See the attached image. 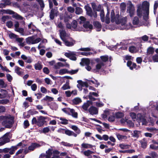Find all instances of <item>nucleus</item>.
I'll return each mask as SVG.
<instances>
[{"mask_svg":"<svg viewBox=\"0 0 158 158\" xmlns=\"http://www.w3.org/2000/svg\"><path fill=\"white\" fill-rule=\"evenodd\" d=\"M67 35V34L65 30H62L60 31V36L62 41L66 39L65 37L68 36Z\"/></svg>","mask_w":158,"mask_h":158,"instance_id":"11","label":"nucleus"},{"mask_svg":"<svg viewBox=\"0 0 158 158\" xmlns=\"http://www.w3.org/2000/svg\"><path fill=\"white\" fill-rule=\"evenodd\" d=\"M53 98L52 97L47 95L43 99L41 100V101L44 100L45 101H48L49 102H51L53 101Z\"/></svg>","mask_w":158,"mask_h":158,"instance_id":"39","label":"nucleus"},{"mask_svg":"<svg viewBox=\"0 0 158 158\" xmlns=\"http://www.w3.org/2000/svg\"><path fill=\"white\" fill-rule=\"evenodd\" d=\"M137 15L139 17L141 18L142 16V10L141 8L139 7L137 10Z\"/></svg>","mask_w":158,"mask_h":158,"instance_id":"49","label":"nucleus"},{"mask_svg":"<svg viewBox=\"0 0 158 158\" xmlns=\"http://www.w3.org/2000/svg\"><path fill=\"white\" fill-rule=\"evenodd\" d=\"M27 112L31 115H33L38 113V112L37 111L35 110L34 109L29 110Z\"/></svg>","mask_w":158,"mask_h":158,"instance_id":"45","label":"nucleus"},{"mask_svg":"<svg viewBox=\"0 0 158 158\" xmlns=\"http://www.w3.org/2000/svg\"><path fill=\"white\" fill-rule=\"evenodd\" d=\"M60 119L62 121L60 123L62 124L66 125L68 123V120L65 118L61 117Z\"/></svg>","mask_w":158,"mask_h":158,"instance_id":"40","label":"nucleus"},{"mask_svg":"<svg viewBox=\"0 0 158 158\" xmlns=\"http://www.w3.org/2000/svg\"><path fill=\"white\" fill-rule=\"evenodd\" d=\"M82 63L85 64L86 65H89L90 63V60L88 58H82L81 59V62L80 63L81 64Z\"/></svg>","mask_w":158,"mask_h":158,"instance_id":"22","label":"nucleus"},{"mask_svg":"<svg viewBox=\"0 0 158 158\" xmlns=\"http://www.w3.org/2000/svg\"><path fill=\"white\" fill-rule=\"evenodd\" d=\"M35 28H36V27L33 24L32 22H31L28 25V29H31V30H29V32L30 34H33L34 32L35 31V29H34Z\"/></svg>","mask_w":158,"mask_h":158,"instance_id":"14","label":"nucleus"},{"mask_svg":"<svg viewBox=\"0 0 158 158\" xmlns=\"http://www.w3.org/2000/svg\"><path fill=\"white\" fill-rule=\"evenodd\" d=\"M50 107L52 110H56L58 106L56 103L53 102L50 106Z\"/></svg>","mask_w":158,"mask_h":158,"instance_id":"46","label":"nucleus"},{"mask_svg":"<svg viewBox=\"0 0 158 158\" xmlns=\"http://www.w3.org/2000/svg\"><path fill=\"white\" fill-rule=\"evenodd\" d=\"M124 116L123 113L121 112H118L115 114V116L116 118H121L123 117Z\"/></svg>","mask_w":158,"mask_h":158,"instance_id":"30","label":"nucleus"},{"mask_svg":"<svg viewBox=\"0 0 158 158\" xmlns=\"http://www.w3.org/2000/svg\"><path fill=\"white\" fill-rule=\"evenodd\" d=\"M6 25L9 28H11L13 26V23L11 21H8L6 22Z\"/></svg>","mask_w":158,"mask_h":158,"instance_id":"58","label":"nucleus"},{"mask_svg":"<svg viewBox=\"0 0 158 158\" xmlns=\"http://www.w3.org/2000/svg\"><path fill=\"white\" fill-rule=\"evenodd\" d=\"M141 144V147L144 149H145L147 147V141H141L140 142Z\"/></svg>","mask_w":158,"mask_h":158,"instance_id":"43","label":"nucleus"},{"mask_svg":"<svg viewBox=\"0 0 158 158\" xmlns=\"http://www.w3.org/2000/svg\"><path fill=\"white\" fill-rule=\"evenodd\" d=\"M40 146V144L38 143H32L31 145L28 147V149L30 151H33L35 148Z\"/></svg>","mask_w":158,"mask_h":158,"instance_id":"12","label":"nucleus"},{"mask_svg":"<svg viewBox=\"0 0 158 158\" xmlns=\"http://www.w3.org/2000/svg\"><path fill=\"white\" fill-rule=\"evenodd\" d=\"M9 141L10 139L8 138L4 139V140L3 141H2V139H0V146L2 145Z\"/></svg>","mask_w":158,"mask_h":158,"instance_id":"31","label":"nucleus"},{"mask_svg":"<svg viewBox=\"0 0 158 158\" xmlns=\"http://www.w3.org/2000/svg\"><path fill=\"white\" fill-rule=\"evenodd\" d=\"M100 57L102 61L101 62L103 63L109 60L108 56L107 55L101 56Z\"/></svg>","mask_w":158,"mask_h":158,"instance_id":"29","label":"nucleus"},{"mask_svg":"<svg viewBox=\"0 0 158 158\" xmlns=\"http://www.w3.org/2000/svg\"><path fill=\"white\" fill-rule=\"evenodd\" d=\"M82 12V9L80 7H77L76 8L75 13L77 15H79Z\"/></svg>","mask_w":158,"mask_h":158,"instance_id":"42","label":"nucleus"},{"mask_svg":"<svg viewBox=\"0 0 158 158\" xmlns=\"http://www.w3.org/2000/svg\"><path fill=\"white\" fill-rule=\"evenodd\" d=\"M59 73L60 75L69 73V70L66 69H61L59 70Z\"/></svg>","mask_w":158,"mask_h":158,"instance_id":"28","label":"nucleus"},{"mask_svg":"<svg viewBox=\"0 0 158 158\" xmlns=\"http://www.w3.org/2000/svg\"><path fill=\"white\" fill-rule=\"evenodd\" d=\"M24 128L26 129L29 126V121L28 120H25L24 122Z\"/></svg>","mask_w":158,"mask_h":158,"instance_id":"57","label":"nucleus"},{"mask_svg":"<svg viewBox=\"0 0 158 158\" xmlns=\"http://www.w3.org/2000/svg\"><path fill=\"white\" fill-rule=\"evenodd\" d=\"M67 10L71 14L73 13L75 11L74 8L70 6L68 7Z\"/></svg>","mask_w":158,"mask_h":158,"instance_id":"51","label":"nucleus"},{"mask_svg":"<svg viewBox=\"0 0 158 158\" xmlns=\"http://www.w3.org/2000/svg\"><path fill=\"white\" fill-rule=\"evenodd\" d=\"M144 116H143L141 113H138L137 114V122L139 123L141 122L142 119Z\"/></svg>","mask_w":158,"mask_h":158,"instance_id":"35","label":"nucleus"},{"mask_svg":"<svg viewBox=\"0 0 158 158\" xmlns=\"http://www.w3.org/2000/svg\"><path fill=\"white\" fill-rule=\"evenodd\" d=\"M9 101L8 99H3L0 100V104H6L9 102Z\"/></svg>","mask_w":158,"mask_h":158,"instance_id":"50","label":"nucleus"},{"mask_svg":"<svg viewBox=\"0 0 158 158\" xmlns=\"http://www.w3.org/2000/svg\"><path fill=\"white\" fill-rule=\"evenodd\" d=\"M43 71L44 73L46 74H48L50 72L49 69L46 67H45L43 68Z\"/></svg>","mask_w":158,"mask_h":158,"instance_id":"63","label":"nucleus"},{"mask_svg":"<svg viewBox=\"0 0 158 158\" xmlns=\"http://www.w3.org/2000/svg\"><path fill=\"white\" fill-rule=\"evenodd\" d=\"M136 49V47L133 46H130L129 48V52L131 53H134Z\"/></svg>","mask_w":158,"mask_h":158,"instance_id":"53","label":"nucleus"},{"mask_svg":"<svg viewBox=\"0 0 158 158\" xmlns=\"http://www.w3.org/2000/svg\"><path fill=\"white\" fill-rule=\"evenodd\" d=\"M111 21L112 23L114 22L115 21V15L114 11L112 10L111 12Z\"/></svg>","mask_w":158,"mask_h":158,"instance_id":"32","label":"nucleus"},{"mask_svg":"<svg viewBox=\"0 0 158 158\" xmlns=\"http://www.w3.org/2000/svg\"><path fill=\"white\" fill-rule=\"evenodd\" d=\"M155 49L152 47H149L147 49V55H152L154 52Z\"/></svg>","mask_w":158,"mask_h":158,"instance_id":"15","label":"nucleus"},{"mask_svg":"<svg viewBox=\"0 0 158 158\" xmlns=\"http://www.w3.org/2000/svg\"><path fill=\"white\" fill-rule=\"evenodd\" d=\"M15 15H13L12 16L13 18L17 19H20L22 18V17L17 13H15Z\"/></svg>","mask_w":158,"mask_h":158,"instance_id":"61","label":"nucleus"},{"mask_svg":"<svg viewBox=\"0 0 158 158\" xmlns=\"http://www.w3.org/2000/svg\"><path fill=\"white\" fill-rule=\"evenodd\" d=\"M2 120L3 121L2 123V125L6 128H11L14 123L13 119H11L10 117L7 116H0V121Z\"/></svg>","mask_w":158,"mask_h":158,"instance_id":"1","label":"nucleus"},{"mask_svg":"<svg viewBox=\"0 0 158 158\" xmlns=\"http://www.w3.org/2000/svg\"><path fill=\"white\" fill-rule=\"evenodd\" d=\"M35 68L36 70H40L42 68V65L39 63L35 64Z\"/></svg>","mask_w":158,"mask_h":158,"instance_id":"44","label":"nucleus"},{"mask_svg":"<svg viewBox=\"0 0 158 158\" xmlns=\"http://www.w3.org/2000/svg\"><path fill=\"white\" fill-rule=\"evenodd\" d=\"M89 23V22L88 21L86 22L83 25V27L85 28H89L90 29H92L93 28V26Z\"/></svg>","mask_w":158,"mask_h":158,"instance_id":"18","label":"nucleus"},{"mask_svg":"<svg viewBox=\"0 0 158 158\" xmlns=\"http://www.w3.org/2000/svg\"><path fill=\"white\" fill-rule=\"evenodd\" d=\"M37 1L39 3L40 6L41 8L44 7V4L43 0H37Z\"/></svg>","mask_w":158,"mask_h":158,"instance_id":"59","label":"nucleus"},{"mask_svg":"<svg viewBox=\"0 0 158 158\" xmlns=\"http://www.w3.org/2000/svg\"><path fill=\"white\" fill-rule=\"evenodd\" d=\"M10 150V148H5L3 149H0V153H6L9 152V151Z\"/></svg>","mask_w":158,"mask_h":158,"instance_id":"37","label":"nucleus"},{"mask_svg":"<svg viewBox=\"0 0 158 158\" xmlns=\"http://www.w3.org/2000/svg\"><path fill=\"white\" fill-rule=\"evenodd\" d=\"M127 66L131 70H133L134 69L136 68L137 65L135 63H132L131 61L129 60L127 62Z\"/></svg>","mask_w":158,"mask_h":158,"instance_id":"9","label":"nucleus"},{"mask_svg":"<svg viewBox=\"0 0 158 158\" xmlns=\"http://www.w3.org/2000/svg\"><path fill=\"white\" fill-rule=\"evenodd\" d=\"M94 27L96 28L99 29V30H98V31H101L102 25L98 21H96L94 22Z\"/></svg>","mask_w":158,"mask_h":158,"instance_id":"19","label":"nucleus"},{"mask_svg":"<svg viewBox=\"0 0 158 158\" xmlns=\"http://www.w3.org/2000/svg\"><path fill=\"white\" fill-rule=\"evenodd\" d=\"M105 65V63L103 62H100L97 64L96 66V68L97 70V71L98 72V70L102 68V66H104Z\"/></svg>","mask_w":158,"mask_h":158,"instance_id":"20","label":"nucleus"},{"mask_svg":"<svg viewBox=\"0 0 158 158\" xmlns=\"http://www.w3.org/2000/svg\"><path fill=\"white\" fill-rule=\"evenodd\" d=\"M152 59L154 62H158V54H156L153 56Z\"/></svg>","mask_w":158,"mask_h":158,"instance_id":"54","label":"nucleus"},{"mask_svg":"<svg viewBox=\"0 0 158 158\" xmlns=\"http://www.w3.org/2000/svg\"><path fill=\"white\" fill-rule=\"evenodd\" d=\"M133 136L138 138L139 137V131L136 130L134 131L133 132Z\"/></svg>","mask_w":158,"mask_h":158,"instance_id":"55","label":"nucleus"},{"mask_svg":"<svg viewBox=\"0 0 158 158\" xmlns=\"http://www.w3.org/2000/svg\"><path fill=\"white\" fill-rule=\"evenodd\" d=\"M144 5L146 6V15L148 16L149 14V3L146 1L144 2Z\"/></svg>","mask_w":158,"mask_h":158,"instance_id":"24","label":"nucleus"},{"mask_svg":"<svg viewBox=\"0 0 158 158\" xmlns=\"http://www.w3.org/2000/svg\"><path fill=\"white\" fill-rule=\"evenodd\" d=\"M22 145V142L19 143L15 146H12L10 148V150L9 151V153L11 155H13L15 153V151L18 149V146H21Z\"/></svg>","mask_w":158,"mask_h":158,"instance_id":"7","label":"nucleus"},{"mask_svg":"<svg viewBox=\"0 0 158 158\" xmlns=\"http://www.w3.org/2000/svg\"><path fill=\"white\" fill-rule=\"evenodd\" d=\"M100 16L101 18V20L102 22H103L104 21V12L103 10H101L100 13Z\"/></svg>","mask_w":158,"mask_h":158,"instance_id":"47","label":"nucleus"},{"mask_svg":"<svg viewBox=\"0 0 158 158\" xmlns=\"http://www.w3.org/2000/svg\"><path fill=\"white\" fill-rule=\"evenodd\" d=\"M115 119V117L114 116L111 115L108 118V120L109 122H113Z\"/></svg>","mask_w":158,"mask_h":158,"instance_id":"64","label":"nucleus"},{"mask_svg":"<svg viewBox=\"0 0 158 158\" xmlns=\"http://www.w3.org/2000/svg\"><path fill=\"white\" fill-rule=\"evenodd\" d=\"M37 119L35 117H33L31 120V124L32 125L36 124L39 127H43L48 117L42 116H37Z\"/></svg>","mask_w":158,"mask_h":158,"instance_id":"2","label":"nucleus"},{"mask_svg":"<svg viewBox=\"0 0 158 158\" xmlns=\"http://www.w3.org/2000/svg\"><path fill=\"white\" fill-rule=\"evenodd\" d=\"M62 111L66 114L71 115L73 117L75 118H78V113L75 111L73 109H71L69 108H65L62 109Z\"/></svg>","mask_w":158,"mask_h":158,"instance_id":"3","label":"nucleus"},{"mask_svg":"<svg viewBox=\"0 0 158 158\" xmlns=\"http://www.w3.org/2000/svg\"><path fill=\"white\" fill-rule=\"evenodd\" d=\"M128 6L127 8V12L129 13L130 17H133L134 14L135 9L131 1H129L127 3Z\"/></svg>","mask_w":158,"mask_h":158,"instance_id":"5","label":"nucleus"},{"mask_svg":"<svg viewBox=\"0 0 158 158\" xmlns=\"http://www.w3.org/2000/svg\"><path fill=\"white\" fill-rule=\"evenodd\" d=\"M72 104L77 105L82 102L81 99L79 97H76L73 99L72 101Z\"/></svg>","mask_w":158,"mask_h":158,"instance_id":"16","label":"nucleus"},{"mask_svg":"<svg viewBox=\"0 0 158 158\" xmlns=\"http://www.w3.org/2000/svg\"><path fill=\"white\" fill-rule=\"evenodd\" d=\"M150 148L156 151L158 150V146H155L154 144H151L150 146Z\"/></svg>","mask_w":158,"mask_h":158,"instance_id":"56","label":"nucleus"},{"mask_svg":"<svg viewBox=\"0 0 158 158\" xmlns=\"http://www.w3.org/2000/svg\"><path fill=\"white\" fill-rule=\"evenodd\" d=\"M64 55L71 60L75 61L77 60V57L75 56L76 54L73 52H71L70 53L65 52Z\"/></svg>","mask_w":158,"mask_h":158,"instance_id":"6","label":"nucleus"},{"mask_svg":"<svg viewBox=\"0 0 158 158\" xmlns=\"http://www.w3.org/2000/svg\"><path fill=\"white\" fill-rule=\"evenodd\" d=\"M10 16L8 15L3 16L2 18V20L4 23H5L6 19H10Z\"/></svg>","mask_w":158,"mask_h":158,"instance_id":"60","label":"nucleus"},{"mask_svg":"<svg viewBox=\"0 0 158 158\" xmlns=\"http://www.w3.org/2000/svg\"><path fill=\"white\" fill-rule=\"evenodd\" d=\"M126 5L125 3L123 2L121 3L120 7L121 10H126Z\"/></svg>","mask_w":158,"mask_h":158,"instance_id":"48","label":"nucleus"},{"mask_svg":"<svg viewBox=\"0 0 158 158\" xmlns=\"http://www.w3.org/2000/svg\"><path fill=\"white\" fill-rule=\"evenodd\" d=\"M139 21L138 18L137 16H135L133 18L132 23L134 25H137L139 23Z\"/></svg>","mask_w":158,"mask_h":158,"instance_id":"38","label":"nucleus"},{"mask_svg":"<svg viewBox=\"0 0 158 158\" xmlns=\"http://www.w3.org/2000/svg\"><path fill=\"white\" fill-rule=\"evenodd\" d=\"M34 39L33 36L28 37L26 39V42L28 44H32Z\"/></svg>","mask_w":158,"mask_h":158,"instance_id":"23","label":"nucleus"},{"mask_svg":"<svg viewBox=\"0 0 158 158\" xmlns=\"http://www.w3.org/2000/svg\"><path fill=\"white\" fill-rule=\"evenodd\" d=\"M55 11V10L53 8H52L51 10L49 16L50 19L52 20H53L54 18Z\"/></svg>","mask_w":158,"mask_h":158,"instance_id":"26","label":"nucleus"},{"mask_svg":"<svg viewBox=\"0 0 158 158\" xmlns=\"http://www.w3.org/2000/svg\"><path fill=\"white\" fill-rule=\"evenodd\" d=\"M110 12L107 11L106 16L105 22L106 24H109L110 23V19L109 18Z\"/></svg>","mask_w":158,"mask_h":158,"instance_id":"41","label":"nucleus"},{"mask_svg":"<svg viewBox=\"0 0 158 158\" xmlns=\"http://www.w3.org/2000/svg\"><path fill=\"white\" fill-rule=\"evenodd\" d=\"M81 147L82 148H91L92 147V146L88 143H83L81 144Z\"/></svg>","mask_w":158,"mask_h":158,"instance_id":"34","label":"nucleus"},{"mask_svg":"<svg viewBox=\"0 0 158 158\" xmlns=\"http://www.w3.org/2000/svg\"><path fill=\"white\" fill-rule=\"evenodd\" d=\"M72 15L67 11H65L64 14H60V19H64V23L69 22V20L72 19Z\"/></svg>","mask_w":158,"mask_h":158,"instance_id":"4","label":"nucleus"},{"mask_svg":"<svg viewBox=\"0 0 158 158\" xmlns=\"http://www.w3.org/2000/svg\"><path fill=\"white\" fill-rule=\"evenodd\" d=\"M71 128L75 131L76 132L77 134H79L81 133L80 129L75 125L72 126Z\"/></svg>","mask_w":158,"mask_h":158,"instance_id":"27","label":"nucleus"},{"mask_svg":"<svg viewBox=\"0 0 158 158\" xmlns=\"http://www.w3.org/2000/svg\"><path fill=\"white\" fill-rule=\"evenodd\" d=\"M149 155L151 156L152 158H158V155L155 152H152L149 153Z\"/></svg>","mask_w":158,"mask_h":158,"instance_id":"33","label":"nucleus"},{"mask_svg":"<svg viewBox=\"0 0 158 158\" xmlns=\"http://www.w3.org/2000/svg\"><path fill=\"white\" fill-rule=\"evenodd\" d=\"M22 70V69L19 67L17 66H15V72L18 75L21 76L22 75L23 72L21 71Z\"/></svg>","mask_w":158,"mask_h":158,"instance_id":"17","label":"nucleus"},{"mask_svg":"<svg viewBox=\"0 0 158 158\" xmlns=\"http://www.w3.org/2000/svg\"><path fill=\"white\" fill-rule=\"evenodd\" d=\"M15 31L19 33H22L24 32V29L21 27H19L16 29H15Z\"/></svg>","mask_w":158,"mask_h":158,"instance_id":"62","label":"nucleus"},{"mask_svg":"<svg viewBox=\"0 0 158 158\" xmlns=\"http://www.w3.org/2000/svg\"><path fill=\"white\" fill-rule=\"evenodd\" d=\"M93 104V102L91 101L88 100L86 103H84L82 106V108L85 110H87L90 105Z\"/></svg>","mask_w":158,"mask_h":158,"instance_id":"10","label":"nucleus"},{"mask_svg":"<svg viewBox=\"0 0 158 158\" xmlns=\"http://www.w3.org/2000/svg\"><path fill=\"white\" fill-rule=\"evenodd\" d=\"M85 8L87 14L90 17H92L93 14L91 7L89 6H85Z\"/></svg>","mask_w":158,"mask_h":158,"instance_id":"13","label":"nucleus"},{"mask_svg":"<svg viewBox=\"0 0 158 158\" xmlns=\"http://www.w3.org/2000/svg\"><path fill=\"white\" fill-rule=\"evenodd\" d=\"M89 112L91 115L96 114L98 113V109L94 106L90 107L88 110Z\"/></svg>","mask_w":158,"mask_h":158,"instance_id":"8","label":"nucleus"},{"mask_svg":"<svg viewBox=\"0 0 158 158\" xmlns=\"http://www.w3.org/2000/svg\"><path fill=\"white\" fill-rule=\"evenodd\" d=\"M71 25L72 27L74 29H76L77 27V22L76 20H74L72 22Z\"/></svg>","mask_w":158,"mask_h":158,"instance_id":"36","label":"nucleus"},{"mask_svg":"<svg viewBox=\"0 0 158 158\" xmlns=\"http://www.w3.org/2000/svg\"><path fill=\"white\" fill-rule=\"evenodd\" d=\"M79 71L78 69L75 70H72L70 71H69V74L73 75L76 74Z\"/></svg>","mask_w":158,"mask_h":158,"instance_id":"52","label":"nucleus"},{"mask_svg":"<svg viewBox=\"0 0 158 158\" xmlns=\"http://www.w3.org/2000/svg\"><path fill=\"white\" fill-rule=\"evenodd\" d=\"M0 92L2 93L3 94V95H2L0 93V98H4L6 96L7 92L6 90L1 89L0 90Z\"/></svg>","mask_w":158,"mask_h":158,"instance_id":"25","label":"nucleus"},{"mask_svg":"<svg viewBox=\"0 0 158 158\" xmlns=\"http://www.w3.org/2000/svg\"><path fill=\"white\" fill-rule=\"evenodd\" d=\"M65 45L68 47H71L74 45V43L72 42H69L66 39L63 41Z\"/></svg>","mask_w":158,"mask_h":158,"instance_id":"21","label":"nucleus"}]
</instances>
